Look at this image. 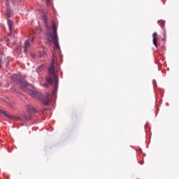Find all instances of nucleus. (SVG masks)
Instances as JSON below:
<instances>
[{
    "instance_id": "nucleus-1",
    "label": "nucleus",
    "mask_w": 179,
    "mask_h": 179,
    "mask_svg": "<svg viewBox=\"0 0 179 179\" xmlns=\"http://www.w3.org/2000/svg\"><path fill=\"white\" fill-rule=\"evenodd\" d=\"M52 29L53 31V33L52 34L50 33L49 34V36H48V41L50 43L53 42L55 47H54V50L52 52V57H53L52 62L48 68V74L50 76H52L55 80L54 90L52 92V95H55V93L57 92V88H58V77L57 75V72L55 71L54 59L57 57V54H60L61 49L59 45L58 36H57V27H56L55 22H52Z\"/></svg>"
},
{
    "instance_id": "nucleus-2",
    "label": "nucleus",
    "mask_w": 179,
    "mask_h": 179,
    "mask_svg": "<svg viewBox=\"0 0 179 179\" xmlns=\"http://www.w3.org/2000/svg\"><path fill=\"white\" fill-rule=\"evenodd\" d=\"M20 87L24 92H27L31 97L39 100L44 106H48L50 102L51 96L50 94L43 95L38 92H36L33 90L29 89V85L24 80H20Z\"/></svg>"
},
{
    "instance_id": "nucleus-3",
    "label": "nucleus",
    "mask_w": 179,
    "mask_h": 179,
    "mask_svg": "<svg viewBox=\"0 0 179 179\" xmlns=\"http://www.w3.org/2000/svg\"><path fill=\"white\" fill-rule=\"evenodd\" d=\"M27 110L29 113H36L37 110L33 106L27 105Z\"/></svg>"
},
{
    "instance_id": "nucleus-4",
    "label": "nucleus",
    "mask_w": 179,
    "mask_h": 179,
    "mask_svg": "<svg viewBox=\"0 0 179 179\" xmlns=\"http://www.w3.org/2000/svg\"><path fill=\"white\" fill-rule=\"evenodd\" d=\"M6 17L8 18H10V16L12 15V10H10V6H6Z\"/></svg>"
},
{
    "instance_id": "nucleus-5",
    "label": "nucleus",
    "mask_w": 179,
    "mask_h": 179,
    "mask_svg": "<svg viewBox=\"0 0 179 179\" xmlns=\"http://www.w3.org/2000/svg\"><path fill=\"white\" fill-rule=\"evenodd\" d=\"M8 29L10 31V34H8L9 36H12V27H13V22H12V20H8Z\"/></svg>"
},
{
    "instance_id": "nucleus-6",
    "label": "nucleus",
    "mask_w": 179,
    "mask_h": 179,
    "mask_svg": "<svg viewBox=\"0 0 179 179\" xmlns=\"http://www.w3.org/2000/svg\"><path fill=\"white\" fill-rule=\"evenodd\" d=\"M30 48V42L29 40H27L24 43V52L27 53V48Z\"/></svg>"
},
{
    "instance_id": "nucleus-7",
    "label": "nucleus",
    "mask_w": 179,
    "mask_h": 179,
    "mask_svg": "<svg viewBox=\"0 0 179 179\" xmlns=\"http://www.w3.org/2000/svg\"><path fill=\"white\" fill-rule=\"evenodd\" d=\"M0 113H1L2 115H5L6 117H8L9 119L13 118V116L10 115V114H8L6 113V111H5L3 110H0Z\"/></svg>"
},
{
    "instance_id": "nucleus-8",
    "label": "nucleus",
    "mask_w": 179,
    "mask_h": 179,
    "mask_svg": "<svg viewBox=\"0 0 179 179\" xmlns=\"http://www.w3.org/2000/svg\"><path fill=\"white\" fill-rule=\"evenodd\" d=\"M44 67H45V65H44V64H42V65L39 66L36 69V72H37V73L41 72V71L43 70Z\"/></svg>"
},
{
    "instance_id": "nucleus-9",
    "label": "nucleus",
    "mask_w": 179,
    "mask_h": 179,
    "mask_svg": "<svg viewBox=\"0 0 179 179\" xmlns=\"http://www.w3.org/2000/svg\"><path fill=\"white\" fill-rule=\"evenodd\" d=\"M20 119L22 120V121H26L27 120V115L26 114H23L20 117Z\"/></svg>"
},
{
    "instance_id": "nucleus-10",
    "label": "nucleus",
    "mask_w": 179,
    "mask_h": 179,
    "mask_svg": "<svg viewBox=\"0 0 179 179\" xmlns=\"http://www.w3.org/2000/svg\"><path fill=\"white\" fill-rule=\"evenodd\" d=\"M46 82L48 83V84H50L52 85V83H53V80L51 77H46Z\"/></svg>"
},
{
    "instance_id": "nucleus-11",
    "label": "nucleus",
    "mask_w": 179,
    "mask_h": 179,
    "mask_svg": "<svg viewBox=\"0 0 179 179\" xmlns=\"http://www.w3.org/2000/svg\"><path fill=\"white\" fill-rule=\"evenodd\" d=\"M153 44L155 45V47H157V39L156 37L153 38Z\"/></svg>"
},
{
    "instance_id": "nucleus-12",
    "label": "nucleus",
    "mask_w": 179,
    "mask_h": 179,
    "mask_svg": "<svg viewBox=\"0 0 179 179\" xmlns=\"http://www.w3.org/2000/svg\"><path fill=\"white\" fill-rule=\"evenodd\" d=\"M45 55H46V51H45V50H43V51L42 52H41L40 56H41V57H43V56H45Z\"/></svg>"
},
{
    "instance_id": "nucleus-13",
    "label": "nucleus",
    "mask_w": 179,
    "mask_h": 179,
    "mask_svg": "<svg viewBox=\"0 0 179 179\" xmlns=\"http://www.w3.org/2000/svg\"><path fill=\"white\" fill-rule=\"evenodd\" d=\"M45 1H46L47 6H50V0H45Z\"/></svg>"
},
{
    "instance_id": "nucleus-14",
    "label": "nucleus",
    "mask_w": 179,
    "mask_h": 179,
    "mask_svg": "<svg viewBox=\"0 0 179 179\" xmlns=\"http://www.w3.org/2000/svg\"><path fill=\"white\" fill-rule=\"evenodd\" d=\"M9 6V0H6V6Z\"/></svg>"
},
{
    "instance_id": "nucleus-15",
    "label": "nucleus",
    "mask_w": 179,
    "mask_h": 179,
    "mask_svg": "<svg viewBox=\"0 0 179 179\" xmlns=\"http://www.w3.org/2000/svg\"><path fill=\"white\" fill-rule=\"evenodd\" d=\"M157 36V32L153 33V35H152L153 38H155Z\"/></svg>"
},
{
    "instance_id": "nucleus-16",
    "label": "nucleus",
    "mask_w": 179,
    "mask_h": 179,
    "mask_svg": "<svg viewBox=\"0 0 179 179\" xmlns=\"http://www.w3.org/2000/svg\"><path fill=\"white\" fill-rule=\"evenodd\" d=\"M1 64H2V58H0V69L2 66Z\"/></svg>"
},
{
    "instance_id": "nucleus-17",
    "label": "nucleus",
    "mask_w": 179,
    "mask_h": 179,
    "mask_svg": "<svg viewBox=\"0 0 179 179\" xmlns=\"http://www.w3.org/2000/svg\"><path fill=\"white\" fill-rule=\"evenodd\" d=\"M43 19H44V22H45V23H47L46 18H45V16L43 17Z\"/></svg>"
},
{
    "instance_id": "nucleus-18",
    "label": "nucleus",
    "mask_w": 179,
    "mask_h": 179,
    "mask_svg": "<svg viewBox=\"0 0 179 179\" xmlns=\"http://www.w3.org/2000/svg\"><path fill=\"white\" fill-rule=\"evenodd\" d=\"M17 75H13V78H17Z\"/></svg>"
},
{
    "instance_id": "nucleus-19",
    "label": "nucleus",
    "mask_w": 179,
    "mask_h": 179,
    "mask_svg": "<svg viewBox=\"0 0 179 179\" xmlns=\"http://www.w3.org/2000/svg\"><path fill=\"white\" fill-rule=\"evenodd\" d=\"M8 66H9V62H8L6 64V67H8Z\"/></svg>"
},
{
    "instance_id": "nucleus-20",
    "label": "nucleus",
    "mask_w": 179,
    "mask_h": 179,
    "mask_svg": "<svg viewBox=\"0 0 179 179\" xmlns=\"http://www.w3.org/2000/svg\"><path fill=\"white\" fill-rule=\"evenodd\" d=\"M44 86H45V87H47L48 84L45 83V84H44Z\"/></svg>"
},
{
    "instance_id": "nucleus-21",
    "label": "nucleus",
    "mask_w": 179,
    "mask_h": 179,
    "mask_svg": "<svg viewBox=\"0 0 179 179\" xmlns=\"http://www.w3.org/2000/svg\"><path fill=\"white\" fill-rule=\"evenodd\" d=\"M34 41V37H32V40H31V41Z\"/></svg>"
},
{
    "instance_id": "nucleus-22",
    "label": "nucleus",
    "mask_w": 179,
    "mask_h": 179,
    "mask_svg": "<svg viewBox=\"0 0 179 179\" xmlns=\"http://www.w3.org/2000/svg\"><path fill=\"white\" fill-rule=\"evenodd\" d=\"M0 42H1V39H0Z\"/></svg>"
}]
</instances>
